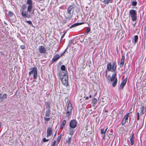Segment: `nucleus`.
Masks as SVG:
<instances>
[{
  "instance_id": "f257e3e1",
  "label": "nucleus",
  "mask_w": 146,
  "mask_h": 146,
  "mask_svg": "<svg viewBox=\"0 0 146 146\" xmlns=\"http://www.w3.org/2000/svg\"><path fill=\"white\" fill-rule=\"evenodd\" d=\"M59 78H61L62 84L65 86L68 85V75L66 72L60 71L58 73Z\"/></svg>"
},
{
  "instance_id": "f03ea898",
  "label": "nucleus",
  "mask_w": 146,
  "mask_h": 146,
  "mask_svg": "<svg viewBox=\"0 0 146 146\" xmlns=\"http://www.w3.org/2000/svg\"><path fill=\"white\" fill-rule=\"evenodd\" d=\"M27 7V11L30 13L33 7V3L31 0H28L25 5L23 6V9H25Z\"/></svg>"
},
{
  "instance_id": "7ed1b4c3",
  "label": "nucleus",
  "mask_w": 146,
  "mask_h": 146,
  "mask_svg": "<svg viewBox=\"0 0 146 146\" xmlns=\"http://www.w3.org/2000/svg\"><path fill=\"white\" fill-rule=\"evenodd\" d=\"M117 67V65L115 62L113 63L112 65L110 62L108 63L107 65V69L108 71H111L114 72L115 71Z\"/></svg>"
},
{
  "instance_id": "20e7f679",
  "label": "nucleus",
  "mask_w": 146,
  "mask_h": 146,
  "mask_svg": "<svg viewBox=\"0 0 146 146\" xmlns=\"http://www.w3.org/2000/svg\"><path fill=\"white\" fill-rule=\"evenodd\" d=\"M129 14L131 18L132 21H135L137 19V13L136 11L133 9L130 10L129 11Z\"/></svg>"
},
{
  "instance_id": "39448f33",
  "label": "nucleus",
  "mask_w": 146,
  "mask_h": 146,
  "mask_svg": "<svg viewBox=\"0 0 146 146\" xmlns=\"http://www.w3.org/2000/svg\"><path fill=\"white\" fill-rule=\"evenodd\" d=\"M72 104L70 102H68V103L66 112V116L67 117H68L71 115L72 113Z\"/></svg>"
},
{
  "instance_id": "423d86ee",
  "label": "nucleus",
  "mask_w": 146,
  "mask_h": 146,
  "mask_svg": "<svg viewBox=\"0 0 146 146\" xmlns=\"http://www.w3.org/2000/svg\"><path fill=\"white\" fill-rule=\"evenodd\" d=\"M37 69L35 67L32 68L31 71L29 73V76H30L32 74L34 79H36L37 78Z\"/></svg>"
},
{
  "instance_id": "0eeeda50",
  "label": "nucleus",
  "mask_w": 146,
  "mask_h": 146,
  "mask_svg": "<svg viewBox=\"0 0 146 146\" xmlns=\"http://www.w3.org/2000/svg\"><path fill=\"white\" fill-rule=\"evenodd\" d=\"M50 111L48 110H46L45 112V116L44 117V120L46 121H49L51 119L50 117Z\"/></svg>"
},
{
  "instance_id": "6e6552de",
  "label": "nucleus",
  "mask_w": 146,
  "mask_h": 146,
  "mask_svg": "<svg viewBox=\"0 0 146 146\" xmlns=\"http://www.w3.org/2000/svg\"><path fill=\"white\" fill-rule=\"evenodd\" d=\"M77 122L74 119L72 120L69 123V127L75 128L77 125Z\"/></svg>"
},
{
  "instance_id": "1a4fd4ad",
  "label": "nucleus",
  "mask_w": 146,
  "mask_h": 146,
  "mask_svg": "<svg viewBox=\"0 0 146 146\" xmlns=\"http://www.w3.org/2000/svg\"><path fill=\"white\" fill-rule=\"evenodd\" d=\"M52 134V130L51 128L48 127L47 130V137L51 136Z\"/></svg>"
},
{
  "instance_id": "9d476101",
  "label": "nucleus",
  "mask_w": 146,
  "mask_h": 146,
  "mask_svg": "<svg viewBox=\"0 0 146 146\" xmlns=\"http://www.w3.org/2000/svg\"><path fill=\"white\" fill-rule=\"evenodd\" d=\"M38 50L39 52L41 54L45 53L46 51V49L43 46H40L38 47Z\"/></svg>"
},
{
  "instance_id": "9b49d317",
  "label": "nucleus",
  "mask_w": 146,
  "mask_h": 146,
  "mask_svg": "<svg viewBox=\"0 0 146 146\" xmlns=\"http://www.w3.org/2000/svg\"><path fill=\"white\" fill-rule=\"evenodd\" d=\"M129 114V113H127L126 115H125L123 117L122 120L123 125L125 124L126 123V121H127Z\"/></svg>"
},
{
  "instance_id": "f8f14e48",
  "label": "nucleus",
  "mask_w": 146,
  "mask_h": 146,
  "mask_svg": "<svg viewBox=\"0 0 146 146\" xmlns=\"http://www.w3.org/2000/svg\"><path fill=\"white\" fill-rule=\"evenodd\" d=\"M21 13L22 15L24 18H29L30 17V14H28L27 12L26 11H23Z\"/></svg>"
},
{
  "instance_id": "ddd939ff",
  "label": "nucleus",
  "mask_w": 146,
  "mask_h": 146,
  "mask_svg": "<svg viewBox=\"0 0 146 146\" xmlns=\"http://www.w3.org/2000/svg\"><path fill=\"white\" fill-rule=\"evenodd\" d=\"M7 95L5 94H4L2 95L0 93V102H2L4 99L7 98Z\"/></svg>"
},
{
  "instance_id": "4468645a",
  "label": "nucleus",
  "mask_w": 146,
  "mask_h": 146,
  "mask_svg": "<svg viewBox=\"0 0 146 146\" xmlns=\"http://www.w3.org/2000/svg\"><path fill=\"white\" fill-rule=\"evenodd\" d=\"M74 128H72L69 127V134L71 135H72L74 132Z\"/></svg>"
},
{
  "instance_id": "2eb2a0df",
  "label": "nucleus",
  "mask_w": 146,
  "mask_h": 146,
  "mask_svg": "<svg viewBox=\"0 0 146 146\" xmlns=\"http://www.w3.org/2000/svg\"><path fill=\"white\" fill-rule=\"evenodd\" d=\"M74 7L73 6L70 5V6L67 9V12L69 13H73L74 12L73 9Z\"/></svg>"
},
{
  "instance_id": "dca6fc26",
  "label": "nucleus",
  "mask_w": 146,
  "mask_h": 146,
  "mask_svg": "<svg viewBox=\"0 0 146 146\" xmlns=\"http://www.w3.org/2000/svg\"><path fill=\"white\" fill-rule=\"evenodd\" d=\"M85 23L84 22H81V23H74L70 27H69V29L72 28L73 27L77 26L80 25L82 24H83Z\"/></svg>"
},
{
  "instance_id": "f3484780",
  "label": "nucleus",
  "mask_w": 146,
  "mask_h": 146,
  "mask_svg": "<svg viewBox=\"0 0 146 146\" xmlns=\"http://www.w3.org/2000/svg\"><path fill=\"white\" fill-rule=\"evenodd\" d=\"M125 56H123L121 58L120 63V67H122L124 65V62L125 61Z\"/></svg>"
},
{
  "instance_id": "a211bd4d",
  "label": "nucleus",
  "mask_w": 146,
  "mask_h": 146,
  "mask_svg": "<svg viewBox=\"0 0 146 146\" xmlns=\"http://www.w3.org/2000/svg\"><path fill=\"white\" fill-rule=\"evenodd\" d=\"M60 55L59 54H56L54 56L52 59L53 62H54L60 58Z\"/></svg>"
},
{
  "instance_id": "6ab92c4d",
  "label": "nucleus",
  "mask_w": 146,
  "mask_h": 146,
  "mask_svg": "<svg viewBox=\"0 0 146 146\" xmlns=\"http://www.w3.org/2000/svg\"><path fill=\"white\" fill-rule=\"evenodd\" d=\"M127 81V78H126L122 82L120 85V87L122 89L125 84Z\"/></svg>"
},
{
  "instance_id": "aec40b11",
  "label": "nucleus",
  "mask_w": 146,
  "mask_h": 146,
  "mask_svg": "<svg viewBox=\"0 0 146 146\" xmlns=\"http://www.w3.org/2000/svg\"><path fill=\"white\" fill-rule=\"evenodd\" d=\"M73 13H71L67 12L66 13L65 15V17L67 18L68 19H70L71 18L72 16Z\"/></svg>"
},
{
  "instance_id": "412c9836",
  "label": "nucleus",
  "mask_w": 146,
  "mask_h": 146,
  "mask_svg": "<svg viewBox=\"0 0 146 146\" xmlns=\"http://www.w3.org/2000/svg\"><path fill=\"white\" fill-rule=\"evenodd\" d=\"M71 139V137H68L66 141V146H69L70 145V141Z\"/></svg>"
},
{
  "instance_id": "4be33fe9",
  "label": "nucleus",
  "mask_w": 146,
  "mask_h": 146,
  "mask_svg": "<svg viewBox=\"0 0 146 146\" xmlns=\"http://www.w3.org/2000/svg\"><path fill=\"white\" fill-rule=\"evenodd\" d=\"M116 76V74L115 73H114L112 74L111 78V82H113L115 80Z\"/></svg>"
},
{
  "instance_id": "5701e85b",
  "label": "nucleus",
  "mask_w": 146,
  "mask_h": 146,
  "mask_svg": "<svg viewBox=\"0 0 146 146\" xmlns=\"http://www.w3.org/2000/svg\"><path fill=\"white\" fill-rule=\"evenodd\" d=\"M113 0H104L103 2L104 4H108L109 3H112Z\"/></svg>"
},
{
  "instance_id": "b1692460",
  "label": "nucleus",
  "mask_w": 146,
  "mask_h": 146,
  "mask_svg": "<svg viewBox=\"0 0 146 146\" xmlns=\"http://www.w3.org/2000/svg\"><path fill=\"white\" fill-rule=\"evenodd\" d=\"M133 135L134 134L133 133L132 134V135L131 137L130 138V141L131 142V145H133L134 143V140H133Z\"/></svg>"
},
{
  "instance_id": "393cba45",
  "label": "nucleus",
  "mask_w": 146,
  "mask_h": 146,
  "mask_svg": "<svg viewBox=\"0 0 146 146\" xmlns=\"http://www.w3.org/2000/svg\"><path fill=\"white\" fill-rule=\"evenodd\" d=\"M145 110V107L144 106H143L141 108V111L140 112V113L141 115L144 113V112Z\"/></svg>"
},
{
  "instance_id": "a878e982",
  "label": "nucleus",
  "mask_w": 146,
  "mask_h": 146,
  "mask_svg": "<svg viewBox=\"0 0 146 146\" xmlns=\"http://www.w3.org/2000/svg\"><path fill=\"white\" fill-rule=\"evenodd\" d=\"M66 123V121L65 120H64L62 122V124L60 126V128L62 129L64 127Z\"/></svg>"
},
{
  "instance_id": "bb28decb",
  "label": "nucleus",
  "mask_w": 146,
  "mask_h": 146,
  "mask_svg": "<svg viewBox=\"0 0 146 146\" xmlns=\"http://www.w3.org/2000/svg\"><path fill=\"white\" fill-rule=\"evenodd\" d=\"M113 82L112 84V85L113 86L115 87L116 86L117 82V78H116L115 80Z\"/></svg>"
},
{
  "instance_id": "cd10ccee",
  "label": "nucleus",
  "mask_w": 146,
  "mask_h": 146,
  "mask_svg": "<svg viewBox=\"0 0 146 146\" xmlns=\"http://www.w3.org/2000/svg\"><path fill=\"white\" fill-rule=\"evenodd\" d=\"M138 36L137 35H135L134 36V42L135 43H136V42H137V40L138 39Z\"/></svg>"
},
{
  "instance_id": "c85d7f7f",
  "label": "nucleus",
  "mask_w": 146,
  "mask_h": 146,
  "mask_svg": "<svg viewBox=\"0 0 146 146\" xmlns=\"http://www.w3.org/2000/svg\"><path fill=\"white\" fill-rule=\"evenodd\" d=\"M97 101V100L96 98H94L92 100V103L94 104L95 105L96 104Z\"/></svg>"
},
{
  "instance_id": "c756f323",
  "label": "nucleus",
  "mask_w": 146,
  "mask_h": 146,
  "mask_svg": "<svg viewBox=\"0 0 146 146\" xmlns=\"http://www.w3.org/2000/svg\"><path fill=\"white\" fill-rule=\"evenodd\" d=\"M13 15H14V14L12 12H11V11H9V12L8 15H9V16L10 17H12Z\"/></svg>"
},
{
  "instance_id": "7c9ffc66",
  "label": "nucleus",
  "mask_w": 146,
  "mask_h": 146,
  "mask_svg": "<svg viewBox=\"0 0 146 146\" xmlns=\"http://www.w3.org/2000/svg\"><path fill=\"white\" fill-rule=\"evenodd\" d=\"M61 69L62 70L64 71L65 69V67L64 65H62L61 67Z\"/></svg>"
},
{
  "instance_id": "2f4dec72",
  "label": "nucleus",
  "mask_w": 146,
  "mask_h": 146,
  "mask_svg": "<svg viewBox=\"0 0 146 146\" xmlns=\"http://www.w3.org/2000/svg\"><path fill=\"white\" fill-rule=\"evenodd\" d=\"M61 139V136H58L57 138V141L58 142V143L59 142H60V139Z\"/></svg>"
},
{
  "instance_id": "473e14b6",
  "label": "nucleus",
  "mask_w": 146,
  "mask_h": 146,
  "mask_svg": "<svg viewBox=\"0 0 146 146\" xmlns=\"http://www.w3.org/2000/svg\"><path fill=\"white\" fill-rule=\"evenodd\" d=\"M101 133L102 134H105V131H104V129H101Z\"/></svg>"
},
{
  "instance_id": "72a5a7b5",
  "label": "nucleus",
  "mask_w": 146,
  "mask_h": 146,
  "mask_svg": "<svg viewBox=\"0 0 146 146\" xmlns=\"http://www.w3.org/2000/svg\"><path fill=\"white\" fill-rule=\"evenodd\" d=\"M137 4V2L136 1H133L132 2V5L133 6H136Z\"/></svg>"
},
{
  "instance_id": "f704fd0d",
  "label": "nucleus",
  "mask_w": 146,
  "mask_h": 146,
  "mask_svg": "<svg viewBox=\"0 0 146 146\" xmlns=\"http://www.w3.org/2000/svg\"><path fill=\"white\" fill-rule=\"evenodd\" d=\"M90 30V27H87L86 30V33H88Z\"/></svg>"
},
{
  "instance_id": "c9c22d12",
  "label": "nucleus",
  "mask_w": 146,
  "mask_h": 146,
  "mask_svg": "<svg viewBox=\"0 0 146 146\" xmlns=\"http://www.w3.org/2000/svg\"><path fill=\"white\" fill-rule=\"evenodd\" d=\"M49 140V139H46L45 138H44L43 139V142H45L48 141Z\"/></svg>"
},
{
  "instance_id": "e433bc0d",
  "label": "nucleus",
  "mask_w": 146,
  "mask_h": 146,
  "mask_svg": "<svg viewBox=\"0 0 146 146\" xmlns=\"http://www.w3.org/2000/svg\"><path fill=\"white\" fill-rule=\"evenodd\" d=\"M56 141H54L52 143L51 146H55V144L56 143Z\"/></svg>"
},
{
  "instance_id": "4c0bfd02",
  "label": "nucleus",
  "mask_w": 146,
  "mask_h": 146,
  "mask_svg": "<svg viewBox=\"0 0 146 146\" xmlns=\"http://www.w3.org/2000/svg\"><path fill=\"white\" fill-rule=\"evenodd\" d=\"M26 22L30 25H31L32 24V22L30 21H27Z\"/></svg>"
},
{
  "instance_id": "58836bf2",
  "label": "nucleus",
  "mask_w": 146,
  "mask_h": 146,
  "mask_svg": "<svg viewBox=\"0 0 146 146\" xmlns=\"http://www.w3.org/2000/svg\"><path fill=\"white\" fill-rule=\"evenodd\" d=\"M139 112H137V120H139Z\"/></svg>"
},
{
  "instance_id": "ea45409f",
  "label": "nucleus",
  "mask_w": 146,
  "mask_h": 146,
  "mask_svg": "<svg viewBox=\"0 0 146 146\" xmlns=\"http://www.w3.org/2000/svg\"><path fill=\"white\" fill-rule=\"evenodd\" d=\"M20 47L22 49H24L25 48V46L24 45H21Z\"/></svg>"
},
{
  "instance_id": "a19ab883",
  "label": "nucleus",
  "mask_w": 146,
  "mask_h": 146,
  "mask_svg": "<svg viewBox=\"0 0 146 146\" xmlns=\"http://www.w3.org/2000/svg\"><path fill=\"white\" fill-rule=\"evenodd\" d=\"M65 33H64V34L62 35V36H61V38H62H62L64 37V36H65Z\"/></svg>"
},
{
  "instance_id": "79ce46f5",
  "label": "nucleus",
  "mask_w": 146,
  "mask_h": 146,
  "mask_svg": "<svg viewBox=\"0 0 146 146\" xmlns=\"http://www.w3.org/2000/svg\"><path fill=\"white\" fill-rule=\"evenodd\" d=\"M108 129V127H107V128L105 129V130L104 131H105V133H106V131L107 130V129Z\"/></svg>"
},
{
  "instance_id": "37998d69",
  "label": "nucleus",
  "mask_w": 146,
  "mask_h": 146,
  "mask_svg": "<svg viewBox=\"0 0 146 146\" xmlns=\"http://www.w3.org/2000/svg\"><path fill=\"white\" fill-rule=\"evenodd\" d=\"M105 134H104V135H103V138L104 139L105 138Z\"/></svg>"
},
{
  "instance_id": "c03bdc74",
  "label": "nucleus",
  "mask_w": 146,
  "mask_h": 146,
  "mask_svg": "<svg viewBox=\"0 0 146 146\" xmlns=\"http://www.w3.org/2000/svg\"><path fill=\"white\" fill-rule=\"evenodd\" d=\"M88 97H86V98H85V99L86 100H88Z\"/></svg>"
},
{
  "instance_id": "a18cd8bd",
  "label": "nucleus",
  "mask_w": 146,
  "mask_h": 146,
  "mask_svg": "<svg viewBox=\"0 0 146 146\" xmlns=\"http://www.w3.org/2000/svg\"><path fill=\"white\" fill-rule=\"evenodd\" d=\"M96 93H97L96 92H95V94H94V96H95L96 95Z\"/></svg>"
},
{
  "instance_id": "49530a36",
  "label": "nucleus",
  "mask_w": 146,
  "mask_h": 146,
  "mask_svg": "<svg viewBox=\"0 0 146 146\" xmlns=\"http://www.w3.org/2000/svg\"><path fill=\"white\" fill-rule=\"evenodd\" d=\"M91 97H92V96H91V95H90L89 96V98H91Z\"/></svg>"
},
{
  "instance_id": "de8ad7c7",
  "label": "nucleus",
  "mask_w": 146,
  "mask_h": 146,
  "mask_svg": "<svg viewBox=\"0 0 146 146\" xmlns=\"http://www.w3.org/2000/svg\"><path fill=\"white\" fill-rule=\"evenodd\" d=\"M56 133L55 134L54 136H55V135H56Z\"/></svg>"
},
{
  "instance_id": "09e8293b",
  "label": "nucleus",
  "mask_w": 146,
  "mask_h": 146,
  "mask_svg": "<svg viewBox=\"0 0 146 146\" xmlns=\"http://www.w3.org/2000/svg\"><path fill=\"white\" fill-rule=\"evenodd\" d=\"M105 111V112H106V111Z\"/></svg>"
}]
</instances>
